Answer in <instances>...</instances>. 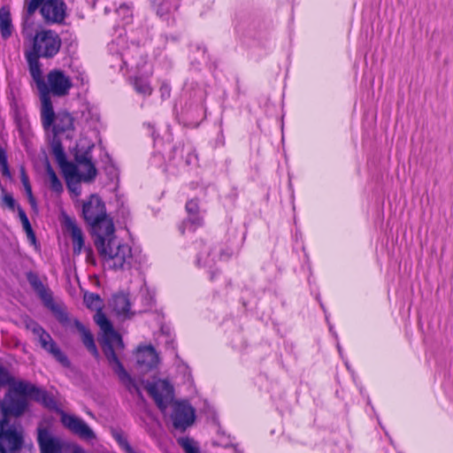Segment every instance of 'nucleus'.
Masks as SVG:
<instances>
[{
  "instance_id": "obj_1",
  "label": "nucleus",
  "mask_w": 453,
  "mask_h": 453,
  "mask_svg": "<svg viewBox=\"0 0 453 453\" xmlns=\"http://www.w3.org/2000/svg\"><path fill=\"white\" fill-rule=\"evenodd\" d=\"M84 303L88 309L96 311L94 320L102 332L100 342L110 365L128 390L138 393V388L119 360L118 354L124 349V343L121 336L113 329L111 321L101 311L103 300L97 294L87 293L84 295Z\"/></svg>"
},
{
  "instance_id": "obj_2",
  "label": "nucleus",
  "mask_w": 453,
  "mask_h": 453,
  "mask_svg": "<svg viewBox=\"0 0 453 453\" xmlns=\"http://www.w3.org/2000/svg\"><path fill=\"white\" fill-rule=\"evenodd\" d=\"M29 72L39 91L41 104L43 105V115L48 121L51 113L50 96H67L73 86L72 78L60 69H52L43 77L41 65L36 64L35 58L29 59Z\"/></svg>"
},
{
  "instance_id": "obj_3",
  "label": "nucleus",
  "mask_w": 453,
  "mask_h": 453,
  "mask_svg": "<svg viewBox=\"0 0 453 453\" xmlns=\"http://www.w3.org/2000/svg\"><path fill=\"white\" fill-rule=\"evenodd\" d=\"M109 50L111 54L119 55L123 64L120 66L121 69L126 66L127 69L134 71L136 73L146 74V76H135L133 80V87L135 92L142 96L151 95L153 88L149 81V76L151 75L152 70L138 46L132 44L128 47L125 38L119 36L111 42Z\"/></svg>"
},
{
  "instance_id": "obj_4",
  "label": "nucleus",
  "mask_w": 453,
  "mask_h": 453,
  "mask_svg": "<svg viewBox=\"0 0 453 453\" xmlns=\"http://www.w3.org/2000/svg\"><path fill=\"white\" fill-rule=\"evenodd\" d=\"M96 247L105 268L119 271L130 269L133 264L132 248L113 234L96 237Z\"/></svg>"
},
{
  "instance_id": "obj_5",
  "label": "nucleus",
  "mask_w": 453,
  "mask_h": 453,
  "mask_svg": "<svg viewBox=\"0 0 453 453\" xmlns=\"http://www.w3.org/2000/svg\"><path fill=\"white\" fill-rule=\"evenodd\" d=\"M82 214L85 220L92 226L96 237L100 234H109L114 233L112 220L106 215L105 205L99 196H90L83 203Z\"/></svg>"
},
{
  "instance_id": "obj_6",
  "label": "nucleus",
  "mask_w": 453,
  "mask_h": 453,
  "mask_svg": "<svg viewBox=\"0 0 453 453\" xmlns=\"http://www.w3.org/2000/svg\"><path fill=\"white\" fill-rule=\"evenodd\" d=\"M47 23L60 24L66 15V5L62 0H24L23 19L27 22L36 10Z\"/></svg>"
},
{
  "instance_id": "obj_7",
  "label": "nucleus",
  "mask_w": 453,
  "mask_h": 453,
  "mask_svg": "<svg viewBox=\"0 0 453 453\" xmlns=\"http://www.w3.org/2000/svg\"><path fill=\"white\" fill-rule=\"evenodd\" d=\"M61 39L52 30H43L37 33L34 39L33 50L26 53V59L29 65V59L35 58L36 64L40 65L39 58H52L60 49Z\"/></svg>"
},
{
  "instance_id": "obj_8",
  "label": "nucleus",
  "mask_w": 453,
  "mask_h": 453,
  "mask_svg": "<svg viewBox=\"0 0 453 453\" xmlns=\"http://www.w3.org/2000/svg\"><path fill=\"white\" fill-rule=\"evenodd\" d=\"M195 264L198 267L211 270L219 259H227L233 255L230 250H223L211 241H199L194 244Z\"/></svg>"
},
{
  "instance_id": "obj_9",
  "label": "nucleus",
  "mask_w": 453,
  "mask_h": 453,
  "mask_svg": "<svg viewBox=\"0 0 453 453\" xmlns=\"http://www.w3.org/2000/svg\"><path fill=\"white\" fill-rule=\"evenodd\" d=\"M0 445L7 453H18L24 446V430L18 422L0 419Z\"/></svg>"
},
{
  "instance_id": "obj_10",
  "label": "nucleus",
  "mask_w": 453,
  "mask_h": 453,
  "mask_svg": "<svg viewBox=\"0 0 453 453\" xmlns=\"http://www.w3.org/2000/svg\"><path fill=\"white\" fill-rule=\"evenodd\" d=\"M41 120L44 130H51L54 137L57 138L61 134H65L66 138H72L74 130V119L71 113L67 111L54 112L51 105V113L47 122L45 115H43V105L41 106Z\"/></svg>"
},
{
  "instance_id": "obj_11",
  "label": "nucleus",
  "mask_w": 453,
  "mask_h": 453,
  "mask_svg": "<svg viewBox=\"0 0 453 453\" xmlns=\"http://www.w3.org/2000/svg\"><path fill=\"white\" fill-rule=\"evenodd\" d=\"M93 147L94 144L90 142L84 146L79 143L75 150V164L73 163V166L76 170V176L81 178L84 182L92 181L97 173L96 168L91 160V150Z\"/></svg>"
},
{
  "instance_id": "obj_12",
  "label": "nucleus",
  "mask_w": 453,
  "mask_h": 453,
  "mask_svg": "<svg viewBox=\"0 0 453 453\" xmlns=\"http://www.w3.org/2000/svg\"><path fill=\"white\" fill-rule=\"evenodd\" d=\"M152 297H146V303L142 308H135L134 303L131 302L128 294L119 292L114 294L111 299L110 305L112 311L123 319H131L136 313L145 311L147 308L150 306Z\"/></svg>"
},
{
  "instance_id": "obj_13",
  "label": "nucleus",
  "mask_w": 453,
  "mask_h": 453,
  "mask_svg": "<svg viewBox=\"0 0 453 453\" xmlns=\"http://www.w3.org/2000/svg\"><path fill=\"white\" fill-rule=\"evenodd\" d=\"M146 389L162 411H165L173 400V388L165 380L148 382Z\"/></svg>"
},
{
  "instance_id": "obj_14",
  "label": "nucleus",
  "mask_w": 453,
  "mask_h": 453,
  "mask_svg": "<svg viewBox=\"0 0 453 453\" xmlns=\"http://www.w3.org/2000/svg\"><path fill=\"white\" fill-rule=\"evenodd\" d=\"M29 329L39 340L42 349L50 352L59 363L68 365L69 361L66 356L57 346L51 336L36 322L30 321L27 325Z\"/></svg>"
},
{
  "instance_id": "obj_15",
  "label": "nucleus",
  "mask_w": 453,
  "mask_h": 453,
  "mask_svg": "<svg viewBox=\"0 0 453 453\" xmlns=\"http://www.w3.org/2000/svg\"><path fill=\"white\" fill-rule=\"evenodd\" d=\"M37 441L41 453L71 452V446L73 444L53 435L46 428L38 429Z\"/></svg>"
},
{
  "instance_id": "obj_16",
  "label": "nucleus",
  "mask_w": 453,
  "mask_h": 453,
  "mask_svg": "<svg viewBox=\"0 0 453 453\" xmlns=\"http://www.w3.org/2000/svg\"><path fill=\"white\" fill-rule=\"evenodd\" d=\"M196 419V411L187 401L176 402L172 413L173 425L181 432L191 426Z\"/></svg>"
},
{
  "instance_id": "obj_17",
  "label": "nucleus",
  "mask_w": 453,
  "mask_h": 453,
  "mask_svg": "<svg viewBox=\"0 0 453 453\" xmlns=\"http://www.w3.org/2000/svg\"><path fill=\"white\" fill-rule=\"evenodd\" d=\"M27 280L42 300L45 306L58 314L61 319L65 318V314L62 311L61 307L54 302L51 292L44 287L37 275L29 273L27 274Z\"/></svg>"
},
{
  "instance_id": "obj_18",
  "label": "nucleus",
  "mask_w": 453,
  "mask_h": 453,
  "mask_svg": "<svg viewBox=\"0 0 453 453\" xmlns=\"http://www.w3.org/2000/svg\"><path fill=\"white\" fill-rule=\"evenodd\" d=\"M61 422L72 433L85 440H93L96 434L88 424L74 415L61 412Z\"/></svg>"
},
{
  "instance_id": "obj_19",
  "label": "nucleus",
  "mask_w": 453,
  "mask_h": 453,
  "mask_svg": "<svg viewBox=\"0 0 453 453\" xmlns=\"http://www.w3.org/2000/svg\"><path fill=\"white\" fill-rule=\"evenodd\" d=\"M186 210L188 217L179 226L180 232L184 234L186 231L194 232L203 224V219L199 215V205L197 200L191 199L186 203Z\"/></svg>"
},
{
  "instance_id": "obj_20",
  "label": "nucleus",
  "mask_w": 453,
  "mask_h": 453,
  "mask_svg": "<svg viewBox=\"0 0 453 453\" xmlns=\"http://www.w3.org/2000/svg\"><path fill=\"white\" fill-rule=\"evenodd\" d=\"M137 363L145 369L156 367L158 364V356L152 346L139 347L136 352Z\"/></svg>"
},
{
  "instance_id": "obj_21",
  "label": "nucleus",
  "mask_w": 453,
  "mask_h": 453,
  "mask_svg": "<svg viewBox=\"0 0 453 453\" xmlns=\"http://www.w3.org/2000/svg\"><path fill=\"white\" fill-rule=\"evenodd\" d=\"M66 228L72 237L73 253L76 255L81 254L84 247V237L81 228L71 219L66 220Z\"/></svg>"
},
{
  "instance_id": "obj_22",
  "label": "nucleus",
  "mask_w": 453,
  "mask_h": 453,
  "mask_svg": "<svg viewBox=\"0 0 453 453\" xmlns=\"http://www.w3.org/2000/svg\"><path fill=\"white\" fill-rule=\"evenodd\" d=\"M73 325L81 335L82 342L88 349V350L94 356H98V351L95 344L94 336L90 331L79 320L75 319Z\"/></svg>"
},
{
  "instance_id": "obj_23",
  "label": "nucleus",
  "mask_w": 453,
  "mask_h": 453,
  "mask_svg": "<svg viewBox=\"0 0 453 453\" xmlns=\"http://www.w3.org/2000/svg\"><path fill=\"white\" fill-rule=\"evenodd\" d=\"M13 31L11 11L8 6L0 9V33L4 39L9 38Z\"/></svg>"
},
{
  "instance_id": "obj_24",
  "label": "nucleus",
  "mask_w": 453,
  "mask_h": 453,
  "mask_svg": "<svg viewBox=\"0 0 453 453\" xmlns=\"http://www.w3.org/2000/svg\"><path fill=\"white\" fill-rule=\"evenodd\" d=\"M67 169H65L63 174L66 180L67 188L71 193H73L75 196H79L81 195V181H83L81 178L76 176V170L73 166H67Z\"/></svg>"
},
{
  "instance_id": "obj_25",
  "label": "nucleus",
  "mask_w": 453,
  "mask_h": 453,
  "mask_svg": "<svg viewBox=\"0 0 453 453\" xmlns=\"http://www.w3.org/2000/svg\"><path fill=\"white\" fill-rule=\"evenodd\" d=\"M30 398L42 403L47 408L55 409L57 407L56 401L51 395L32 384H30Z\"/></svg>"
},
{
  "instance_id": "obj_26",
  "label": "nucleus",
  "mask_w": 453,
  "mask_h": 453,
  "mask_svg": "<svg viewBox=\"0 0 453 453\" xmlns=\"http://www.w3.org/2000/svg\"><path fill=\"white\" fill-rule=\"evenodd\" d=\"M52 154L55 157V159L58 164L59 167L61 168L62 172H64L65 169H67V166H73V163H70L66 160L64 148L58 141H56V138H54L52 143Z\"/></svg>"
},
{
  "instance_id": "obj_27",
  "label": "nucleus",
  "mask_w": 453,
  "mask_h": 453,
  "mask_svg": "<svg viewBox=\"0 0 453 453\" xmlns=\"http://www.w3.org/2000/svg\"><path fill=\"white\" fill-rule=\"evenodd\" d=\"M46 174L48 177V182L50 185V188L57 194H61L64 190L62 182L58 178L55 171L53 170V168L50 166V164H47V165H46Z\"/></svg>"
},
{
  "instance_id": "obj_28",
  "label": "nucleus",
  "mask_w": 453,
  "mask_h": 453,
  "mask_svg": "<svg viewBox=\"0 0 453 453\" xmlns=\"http://www.w3.org/2000/svg\"><path fill=\"white\" fill-rule=\"evenodd\" d=\"M177 441L185 453H200L199 444L194 439L185 436L180 437Z\"/></svg>"
},
{
  "instance_id": "obj_29",
  "label": "nucleus",
  "mask_w": 453,
  "mask_h": 453,
  "mask_svg": "<svg viewBox=\"0 0 453 453\" xmlns=\"http://www.w3.org/2000/svg\"><path fill=\"white\" fill-rule=\"evenodd\" d=\"M19 219L21 221V224H22V226L27 235V238L28 240L32 242V243H35V235L33 232V229H32V226L30 225V222L28 220V218L27 217L25 211L21 209V208H19Z\"/></svg>"
},
{
  "instance_id": "obj_30",
  "label": "nucleus",
  "mask_w": 453,
  "mask_h": 453,
  "mask_svg": "<svg viewBox=\"0 0 453 453\" xmlns=\"http://www.w3.org/2000/svg\"><path fill=\"white\" fill-rule=\"evenodd\" d=\"M111 434L115 441L119 443L122 450L125 451V453H130L131 451L134 450V449L128 443L127 439L123 432L115 429L112 430Z\"/></svg>"
},
{
  "instance_id": "obj_31",
  "label": "nucleus",
  "mask_w": 453,
  "mask_h": 453,
  "mask_svg": "<svg viewBox=\"0 0 453 453\" xmlns=\"http://www.w3.org/2000/svg\"><path fill=\"white\" fill-rule=\"evenodd\" d=\"M177 4H173L171 3V0H163L160 5L158 6L157 12L159 16L163 17L166 13L177 10Z\"/></svg>"
},
{
  "instance_id": "obj_32",
  "label": "nucleus",
  "mask_w": 453,
  "mask_h": 453,
  "mask_svg": "<svg viewBox=\"0 0 453 453\" xmlns=\"http://www.w3.org/2000/svg\"><path fill=\"white\" fill-rule=\"evenodd\" d=\"M0 170L2 174L4 176L10 177V171L7 164V158L5 152L3 149L0 148Z\"/></svg>"
},
{
  "instance_id": "obj_33",
  "label": "nucleus",
  "mask_w": 453,
  "mask_h": 453,
  "mask_svg": "<svg viewBox=\"0 0 453 453\" xmlns=\"http://www.w3.org/2000/svg\"><path fill=\"white\" fill-rule=\"evenodd\" d=\"M22 182H23V185L25 187L27 195V196L29 198V202L32 203V205H35V198L33 196L32 188H31V186L29 184L28 179H27V175L25 173L22 174Z\"/></svg>"
},
{
  "instance_id": "obj_34",
  "label": "nucleus",
  "mask_w": 453,
  "mask_h": 453,
  "mask_svg": "<svg viewBox=\"0 0 453 453\" xmlns=\"http://www.w3.org/2000/svg\"><path fill=\"white\" fill-rule=\"evenodd\" d=\"M117 12L120 15H123V19L125 20V23H128L129 19H131L132 12L129 7L126 4H121L119 9L117 10Z\"/></svg>"
},
{
  "instance_id": "obj_35",
  "label": "nucleus",
  "mask_w": 453,
  "mask_h": 453,
  "mask_svg": "<svg viewBox=\"0 0 453 453\" xmlns=\"http://www.w3.org/2000/svg\"><path fill=\"white\" fill-rule=\"evenodd\" d=\"M170 91H171V88L168 84H166V83L162 84V86L160 88V92H161V96L163 98L169 97Z\"/></svg>"
},
{
  "instance_id": "obj_36",
  "label": "nucleus",
  "mask_w": 453,
  "mask_h": 453,
  "mask_svg": "<svg viewBox=\"0 0 453 453\" xmlns=\"http://www.w3.org/2000/svg\"><path fill=\"white\" fill-rule=\"evenodd\" d=\"M4 203L10 208L14 209L15 206V200L13 197L10 195H5L4 196Z\"/></svg>"
},
{
  "instance_id": "obj_37",
  "label": "nucleus",
  "mask_w": 453,
  "mask_h": 453,
  "mask_svg": "<svg viewBox=\"0 0 453 453\" xmlns=\"http://www.w3.org/2000/svg\"><path fill=\"white\" fill-rule=\"evenodd\" d=\"M88 254H87V260L89 261L90 260V257L92 255V251L90 250H88Z\"/></svg>"
}]
</instances>
